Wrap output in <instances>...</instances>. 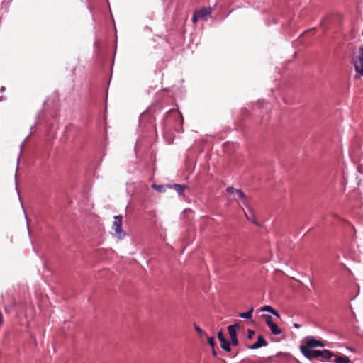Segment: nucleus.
<instances>
[{
    "label": "nucleus",
    "instance_id": "f257e3e1",
    "mask_svg": "<svg viewBox=\"0 0 363 363\" xmlns=\"http://www.w3.org/2000/svg\"><path fill=\"white\" fill-rule=\"evenodd\" d=\"M318 347H323L325 344L323 342L316 340L312 336H308L304 338L303 344L300 346V350L304 356H308L309 352Z\"/></svg>",
    "mask_w": 363,
    "mask_h": 363
},
{
    "label": "nucleus",
    "instance_id": "f03ea898",
    "mask_svg": "<svg viewBox=\"0 0 363 363\" xmlns=\"http://www.w3.org/2000/svg\"><path fill=\"white\" fill-rule=\"evenodd\" d=\"M115 221L112 225V230H114L116 236H117L119 239H122L125 236V233L122 229V216H114Z\"/></svg>",
    "mask_w": 363,
    "mask_h": 363
},
{
    "label": "nucleus",
    "instance_id": "7ed1b4c3",
    "mask_svg": "<svg viewBox=\"0 0 363 363\" xmlns=\"http://www.w3.org/2000/svg\"><path fill=\"white\" fill-rule=\"evenodd\" d=\"M354 66L357 72L354 79H358L363 75V52L359 53V55L354 59Z\"/></svg>",
    "mask_w": 363,
    "mask_h": 363
},
{
    "label": "nucleus",
    "instance_id": "20e7f679",
    "mask_svg": "<svg viewBox=\"0 0 363 363\" xmlns=\"http://www.w3.org/2000/svg\"><path fill=\"white\" fill-rule=\"evenodd\" d=\"M266 323L268 327L270 328L271 332L274 335H279L281 333V330L278 327V325L272 322V317L268 316L266 319Z\"/></svg>",
    "mask_w": 363,
    "mask_h": 363
},
{
    "label": "nucleus",
    "instance_id": "39448f33",
    "mask_svg": "<svg viewBox=\"0 0 363 363\" xmlns=\"http://www.w3.org/2000/svg\"><path fill=\"white\" fill-rule=\"evenodd\" d=\"M267 344L268 343L266 341V340L264 338V337L262 335H259L258 336L257 341L255 344L248 346V348L251 349V350H255V349H258L261 347L267 346Z\"/></svg>",
    "mask_w": 363,
    "mask_h": 363
},
{
    "label": "nucleus",
    "instance_id": "423d86ee",
    "mask_svg": "<svg viewBox=\"0 0 363 363\" xmlns=\"http://www.w3.org/2000/svg\"><path fill=\"white\" fill-rule=\"evenodd\" d=\"M211 12V8H203L199 11H196V13L198 14L199 18L202 20H206L207 16H209Z\"/></svg>",
    "mask_w": 363,
    "mask_h": 363
},
{
    "label": "nucleus",
    "instance_id": "0eeeda50",
    "mask_svg": "<svg viewBox=\"0 0 363 363\" xmlns=\"http://www.w3.org/2000/svg\"><path fill=\"white\" fill-rule=\"evenodd\" d=\"M240 328V325L235 323L228 327V333L230 338L237 337V330Z\"/></svg>",
    "mask_w": 363,
    "mask_h": 363
},
{
    "label": "nucleus",
    "instance_id": "6e6552de",
    "mask_svg": "<svg viewBox=\"0 0 363 363\" xmlns=\"http://www.w3.org/2000/svg\"><path fill=\"white\" fill-rule=\"evenodd\" d=\"M227 191L228 192H234L235 191L236 194H238V196H239L240 199H242L243 200V203H245V200L246 199V196L245 194V193L241 190V189H235L233 187H228L227 189Z\"/></svg>",
    "mask_w": 363,
    "mask_h": 363
},
{
    "label": "nucleus",
    "instance_id": "1a4fd4ad",
    "mask_svg": "<svg viewBox=\"0 0 363 363\" xmlns=\"http://www.w3.org/2000/svg\"><path fill=\"white\" fill-rule=\"evenodd\" d=\"M322 351L313 350V351L309 352L308 356H305L308 359H318L321 357Z\"/></svg>",
    "mask_w": 363,
    "mask_h": 363
},
{
    "label": "nucleus",
    "instance_id": "9d476101",
    "mask_svg": "<svg viewBox=\"0 0 363 363\" xmlns=\"http://www.w3.org/2000/svg\"><path fill=\"white\" fill-rule=\"evenodd\" d=\"M335 363H350L351 361L349 357L346 356H335L334 359Z\"/></svg>",
    "mask_w": 363,
    "mask_h": 363
},
{
    "label": "nucleus",
    "instance_id": "9b49d317",
    "mask_svg": "<svg viewBox=\"0 0 363 363\" xmlns=\"http://www.w3.org/2000/svg\"><path fill=\"white\" fill-rule=\"evenodd\" d=\"M335 356L332 352L328 350H324L322 351L321 358L325 360H330L332 357Z\"/></svg>",
    "mask_w": 363,
    "mask_h": 363
},
{
    "label": "nucleus",
    "instance_id": "f8f14e48",
    "mask_svg": "<svg viewBox=\"0 0 363 363\" xmlns=\"http://www.w3.org/2000/svg\"><path fill=\"white\" fill-rule=\"evenodd\" d=\"M220 347L226 352H230L231 350L230 343L226 339L220 342Z\"/></svg>",
    "mask_w": 363,
    "mask_h": 363
},
{
    "label": "nucleus",
    "instance_id": "ddd939ff",
    "mask_svg": "<svg viewBox=\"0 0 363 363\" xmlns=\"http://www.w3.org/2000/svg\"><path fill=\"white\" fill-rule=\"evenodd\" d=\"M186 188V186L185 185H182V184H174L173 185V189L179 194V195H182L183 194V192L184 191Z\"/></svg>",
    "mask_w": 363,
    "mask_h": 363
},
{
    "label": "nucleus",
    "instance_id": "4468645a",
    "mask_svg": "<svg viewBox=\"0 0 363 363\" xmlns=\"http://www.w3.org/2000/svg\"><path fill=\"white\" fill-rule=\"evenodd\" d=\"M253 311V308H251L249 311L246 313H242L238 315L239 317L245 318V319H250L252 318V314Z\"/></svg>",
    "mask_w": 363,
    "mask_h": 363
},
{
    "label": "nucleus",
    "instance_id": "2eb2a0df",
    "mask_svg": "<svg viewBox=\"0 0 363 363\" xmlns=\"http://www.w3.org/2000/svg\"><path fill=\"white\" fill-rule=\"evenodd\" d=\"M247 220L252 221L255 225H259L255 220H254V214L250 208H249V213H245Z\"/></svg>",
    "mask_w": 363,
    "mask_h": 363
},
{
    "label": "nucleus",
    "instance_id": "dca6fc26",
    "mask_svg": "<svg viewBox=\"0 0 363 363\" xmlns=\"http://www.w3.org/2000/svg\"><path fill=\"white\" fill-rule=\"evenodd\" d=\"M207 337V339H208V344L211 345V347H212V349H213L215 347V341H214V338L213 337Z\"/></svg>",
    "mask_w": 363,
    "mask_h": 363
},
{
    "label": "nucleus",
    "instance_id": "f3484780",
    "mask_svg": "<svg viewBox=\"0 0 363 363\" xmlns=\"http://www.w3.org/2000/svg\"><path fill=\"white\" fill-rule=\"evenodd\" d=\"M194 328L199 334L207 336L206 333L199 326L195 325Z\"/></svg>",
    "mask_w": 363,
    "mask_h": 363
},
{
    "label": "nucleus",
    "instance_id": "a211bd4d",
    "mask_svg": "<svg viewBox=\"0 0 363 363\" xmlns=\"http://www.w3.org/2000/svg\"><path fill=\"white\" fill-rule=\"evenodd\" d=\"M152 187L156 189L157 191H158L159 192H162L164 191V186L162 185H157V184H153L152 185Z\"/></svg>",
    "mask_w": 363,
    "mask_h": 363
},
{
    "label": "nucleus",
    "instance_id": "6ab92c4d",
    "mask_svg": "<svg viewBox=\"0 0 363 363\" xmlns=\"http://www.w3.org/2000/svg\"><path fill=\"white\" fill-rule=\"evenodd\" d=\"M262 311H268L272 313L274 309L270 306H264V307L262 308Z\"/></svg>",
    "mask_w": 363,
    "mask_h": 363
},
{
    "label": "nucleus",
    "instance_id": "aec40b11",
    "mask_svg": "<svg viewBox=\"0 0 363 363\" xmlns=\"http://www.w3.org/2000/svg\"><path fill=\"white\" fill-rule=\"evenodd\" d=\"M217 337H218V340H219L220 342H221L222 340H225V337H224L223 333V332H222V331H219V332L218 333V334H217Z\"/></svg>",
    "mask_w": 363,
    "mask_h": 363
},
{
    "label": "nucleus",
    "instance_id": "412c9836",
    "mask_svg": "<svg viewBox=\"0 0 363 363\" xmlns=\"http://www.w3.org/2000/svg\"><path fill=\"white\" fill-rule=\"evenodd\" d=\"M255 331H253L252 330H247V338L252 339L253 337V336L255 335Z\"/></svg>",
    "mask_w": 363,
    "mask_h": 363
},
{
    "label": "nucleus",
    "instance_id": "4be33fe9",
    "mask_svg": "<svg viewBox=\"0 0 363 363\" xmlns=\"http://www.w3.org/2000/svg\"><path fill=\"white\" fill-rule=\"evenodd\" d=\"M231 344L233 346H236L238 344V337L230 338Z\"/></svg>",
    "mask_w": 363,
    "mask_h": 363
},
{
    "label": "nucleus",
    "instance_id": "5701e85b",
    "mask_svg": "<svg viewBox=\"0 0 363 363\" xmlns=\"http://www.w3.org/2000/svg\"><path fill=\"white\" fill-rule=\"evenodd\" d=\"M199 18V17L198 14L195 11L194 13L193 18H192L193 22L194 23H196L198 21Z\"/></svg>",
    "mask_w": 363,
    "mask_h": 363
},
{
    "label": "nucleus",
    "instance_id": "b1692460",
    "mask_svg": "<svg viewBox=\"0 0 363 363\" xmlns=\"http://www.w3.org/2000/svg\"><path fill=\"white\" fill-rule=\"evenodd\" d=\"M272 314H273V315H275L276 317H277L278 318H280V315H279V313L276 310L273 311Z\"/></svg>",
    "mask_w": 363,
    "mask_h": 363
},
{
    "label": "nucleus",
    "instance_id": "393cba45",
    "mask_svg": "<svg viewBox=\"0 0 363 363\" xmlns=\"http://www.w3.org/2000/svg\"><path fill=\"white\" fill-rule=\"evenodd\" d=\"M3 323V318H2V315L0 313V327L1 326Z\"/></svg>",
    "mask_w": 363,
    "mask_h": 363
},
{
    "label": "nucleus",
    "instance_id": "a878e982",
    "mask_svg": "<svg viewBox=\"0 0 363 363\" xmlns=\"http://www.w3.org/2000/svg\"><path fill=\"white\" fill-rule=\"evenodd\" d=\"M212 353H213V356H216L217 355V353H216V350H214V348L213 349Z\"/></svg>",
    "mask_w": 363,
    "mask_h": 363
},
{
    "label": "nucleus",
    "instance_id": "bb28decb",
    "mask_svg": "<svg viewBox=\"0 0 363 363\" xmlns=\"http://www.w3.org/2000/svg\"><path fill=\"white\" fill-rule=\"evenodd\" d=\"M294 325L295 328H298L300 327V325L298 323H295Z\"/></svg>",
    "mask_w": 363,
    "mask_h": 363
}]
</instances>
